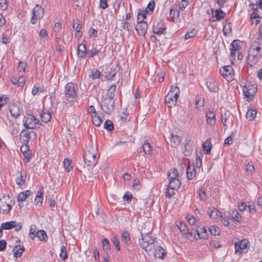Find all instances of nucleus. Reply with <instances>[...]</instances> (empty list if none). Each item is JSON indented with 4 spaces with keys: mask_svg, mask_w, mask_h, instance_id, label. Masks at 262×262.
Wrapping results in <instances>:
<instances>
[{
    "mask_svg": "<svg viewBox=\"0 0 262 262\" xmlns=\"http://www.w3.org/2000/svg\"><path fill=\"white\" fill-rule=\"evenodd\" d=\"M16 226V222L15 221H10L6 223H4L2 225V228L4 229H11Z\"/></svg>",
    "mask_w": 262,
    "mask_h": 262,
    "instance_id": "f704fd0d",
    "label": "nucleus"
},
{
    "mask_svg": "<svg viewBox=\"0 0 262 262\" xmlns=\"http://www.w3.org/2000/svg\"><path fill=\"white\" fill-rule=\"evenodd\" d=\"M180 94L179 89L178 86H171L170 92L166 96L165 103L169 107L174 106L177 103Z\"/></svg>",
    "mask_w": 262,
    "mask_h": 262,
    "instance_id": "20e7f679",
    "label": "nucleus"
},
{
    "mask_svg": "<svg viewBox=\"0 0 262 262\" xmlns=\"http://www.w3.org/2000/svg\"><path fill=\"white\" fill-rule=\"evenodd\" d=\"M166 252L162 247H158V248L155 250V256L157 258H163Z\"/></svg>",
    "mask_w": 262,
    "mask_h": 262,
    "instance_id": "a878e982",
    "label": "nucleus"
},
{
    "mask_svg": "<svg viewBox=\"0 0 262 262\" xmlns=\"http://www.w3.org/2000/svg\"><path fill=\"white\" fill-rule=\"evenodd\" d=\"M43 200V192L41 191H38V193L35 199V202L36 204L41 203Z\"/></svg>",
    "mask_w": 262,
    "mask_h": 262,
    "instance_id": "bf43d9fd",
    "label": "nucleus"
},
{
    "mask_svg": "<svg viewBox=\"0 0 262 262\" xmlns=\"http://www.w3.org/2000/svg\"><path fill=\"white\" fill-rule=\"evenodd\" d=\"M209 231L211 234L213 235H219L220 229L216 226H211L209 228Z\"/></svg>",
    "mask_w": 262,
    "mask_h": 262,
    "instance_id": "c03bdc74",
    "label": "nucleus"
},
{
    "mask_svg": "<svg viewBox=\"0 0 262 262\" xmlns=\"http://www.w3.org/2000/svg\"><path fill=\"white\" fill-rule=\"evenodd\" d=\"M166 30V28L164 23L162 21L155 23L153 25V32L155 34L161 35L164 34Z\"/></svg>",
    "mask_w": 262,
    "mask_h": 262,
    "instance_id": "f8f14e48",
    "label": "nucleus"
},
{
    "mask_svg": "<svg viewBox=\"0 0 262 262\" xmlns=\"http://www.w3.org/2000/svg\"><path fill=\"white\" fill-rule=\"evenodd\" d=\"M77 54L79 58H83L87 54L86 46L84 44H80L78 45L77 48Z\"/></svg>",
    "mask_w": 262,
    "mask_h": 262,
    "instance_id": "412c9836",
    "label": "nucleus"
},
{
    "mask_svg": "<svg viewBox=\"0 0 262 262\" xmlns=\"http://www.w3.org/2000/svg\"><path fill=\"white\" fill-rule=\"evenodd\" d=\"M122 241L124 242V244H128V242L130 240L129 233L125 231L121 232Z\"/></svg>",
    "mask_w": 262,
    "mask_h": 262,
    "instance_id": "79ce46f5",
    "label": "nucleus"
},
{
    "mask_svg": "<svg viewBox=\"0 0 262 262\" xmlns=\"http://www.w3.org/2000/svg\"><path fill=\"white\" fill-rule=\"evenodd\" d=\"M256 85L252 82H248L243 88V94L247 98L252 97L257 92Z\"/></svg>",
    "mask_w": 262,
    "mask_h": 262,
    "instance_id": "0eeeda50",
    "label": "nucleus"
},
{
    "mask_svg": "<svg viewBox=\"0 0 262 262\" xmlns=\"http://www.w3.org/2000/svg\"><path fill=\"white\" fill-rule=\"evenodd\" d=\"M148 24L143 20H139L137 24L136 29L139 35L144 36L146 33Z\"/></svg>",
    "mask_w": 262,
    "mask_h": 262,
    "instance_id": "9b49d317",
    "label": "nucleus"
},
{
    "mask_svg": "<svg viewBox=\"0 0 262 262\" xmlns=\"http://www.w3.org/2000/svg\"><path fill=\"white\" fill-rule=\"evenodd\" d=\"M59 256L62 260H65L68 258L66 247H61Z\"/></svg>",
    "mask_w": 262,
    "mask_h": 262,
    "instance_id": "58836bf2",
    "label": "nucleus"
},
{
    "mask_svg": "<svg viewBox=\"0 0 262 262\" xmlns=\"http://www.w3.org/2000/svg\"><path fill=\"white\" fill-rule=\"evenodd\" d=\"M196 35V32L195 31V30L193 29L189 32L186 33L185 36V40L192 38L195 36Z\"/></svg>",
    "mask_w": 262,
    "mask_h": 262,
    "instance_id": "6e6d98bb",
    "label": "nucleus"
},
{
    "mask_svg": "<svg viewBox=\"0 0 262 262\" xmlns=\"http://www.w3.org/2000/svg\"><path fill=\"white\" fill-rule=\"evenodd\" d=\"M248 247H235V253L240 255L248 251Z\"/></svg>",
    "mask_w": 262,
    "mask_h": 262,
    "instance_id": "49530a36",
    "label": "nucleus"
},
{
    "mask_svg": "<svg viewBox=\"0 0 262 262\" xmlns=\"http://www.w3.org/2000/svg\"><path fill=\"white\" fill-rule=\"evenodd\" d=\"M20 150L23 152L25 159L26 162H28L30 158L31 152L29 149V147L27 145H23L20 147Z\"/></svg>",
    "mask_w": 262,
    "mask_h": 262,
    "instance_id": "5701e85b",
    "label": "nucleus"
},
{
    "mask_svg": "<svg viewBox=\"0 0 262 262\" xmlns=\"http://www.w3.org/2000/svg\"><path fill=\"white\" fill-rule=\"evenodd\" d=\"M232 243L234 246H248L249 244V242L246 238L240 239L237 238H234L232 239Z\"/></svg>",
    "mask_w": 262,
    "mask_h": 262,
    "instance_id": "b1692460",
    "label": "nucleus"
},
{
    "mask_svg": "<svg viewBox=\"0 0 262 262\" xmlns=\"http://www.w3.org/2000/svg\"><path fill=\"white\" fill-rule=\"evenodd\" d=\"M146 13H148V11L147 9L140 11L138 14L137 19L138 21L143 20L144 19H145L146 18Z\"/></svg>",
    "mask_w": 262,
    "mask_h": 262,
    "instance_id": "09e8293b",
    "label": "nucleus"
},
{
    "mask_svg": "<svg viewBox=\"0 0 262 262\" xmlns=\"http://www.w3.org/2000/svg\"><path fill=\"white\" fill-rule=\"evenodd\" d=\"M206 84L211 92H217L219 90L218 83L214 80H208L206 82Z\"/></svg>",
    "mask_w": 262,
    "mask_h": 262,
    "instance_id": "2eb2a0df",
    "label": "nucleus"
},
{
    "mask_svg": "<svg viewBox=\"0 0 262 262\" xmlns=\"http://www.w3.org/2000/svg\"><path fill=\"white\" fill-rule=\"evenodd\" d=\"M183 144L184 146L185 150L184 151L185 155L186 156L188 155L190 153V146L188 145V140L187 138H185L184 142H183Z\"/></svg>",
    "mask_w": 262,
    "mask_h": 262,
    "instance_id": "3c124183",
    "label": "nucleus"
},
{
    "mask_svg": "<svg viewBox=\"0 0 262 262\" xmlns=\"http://www.w3.org/2000/svg\"><path fill=\"white\" fill-rule=\"evenodd\" d=\"M31 193V192L30 190H26L19 193L17 197L18 201H24Z\"/></svg>",
    "mask_w": 262,
    "mask_h": 262,
    "instance_id": "72a5a7b5",
    "label": "nucleus"
},
{
    "mask_svg": "<svg viewBox=\"0 0 262 262\" xmlns=\"http://www.w3.org/2000/svg\"><path fill=\"white\" fill-rule=\"evenodd\" d=\"M43 14L44 9L38 5H36L35 7L32 10L31 23L32 24H36L38 19L42 18Z\"/></svg>",
    "mask_w": 262,
    "mask_h": 262,
    "instance_id": "6e6552de",
    "label": "nucleus"
},
{
    "mask_svg": "<svg viewBox=\"0 0 262 262\" xmlns=\"http://www.w3.org/2000/svg\"><path fill=\"white\" fill-rule=\"evenodd\" d=\"M171 137L170 140L171 146L174 147H177L179 145L181 144L182 137L174 135L173 134H171Z\"/></svg>",
    "mask_w": 262,
    "mask_h": 262,
    "instance_id": "dca6fc26",
    "label": "nucleus"
},
{
    "mask_svg": "<svg viewBox=\"0 0 262 262\" xmlns=\"http://www.w3.org/2000/svg\"><path fill=\"white\" fill-rule=\"evenodd\" d=\"M142 238L141 240H139L140 244L144 245V246H149L155 243V238L150 234H147L144 236L142 235Z\"/></svg>",
    "mask_w": 262,
    "mask_h": 262,
    "instance_id": "ddd939ff",
    "label": "nucleus"
},
{
    "mask_svg": "<svg viewBox=\"0 0 262 262\" xmlns=\"http://www.w3.org/2000/svg\"><path fill=\"white\" fill-rule=\"evenodd\" d=\"M178 227L181 231H186L187 230V225L183 222H180L178 225Z\"/></svg>",
    "mask_w": 262,
    "mask_h": 262,
    "instance_id": "69168bd1",
    "label": "nucleus"
},
{
    "mask_svg": "<svg viewBox=\"0 0 262 262\" xmlns=\"http://www.w3.org/2000/svg\"><path fill=\"white\" fill-rule=\"evenodd\" d=\"M199 195L200 200L205 201L206 200V193L205 190L201 188L199 190Z\"/></svg>",
    "mask_w": 262,
    "mask_h": 262,
    "instance_id": "0e129e2a",
    "label": "nucleus"
},
{
    "mask_svg": "<svg viewBox=\"0 0 262 262\" xmlns=\"http://www.w3.org/2000/svg\"><path fill=\"white\" fill-rule=\"evenodd\" d=\"M181 182L179 179L169 180L168 188H170L172 190H177L179 188Z\"/></svg>",
    "mask_w": 262,
    "mask_h": 262,
    "instance_id": "4be33fe9",
    "label": "nucleus"
},
{
    "mask_svg": "<svg viewBox=\"0 0 262 262\" xmlns=\"http://www.w3.org/2000/svg\"><path fill=\"white\" fill-rule=\"evenodd\" d=\"M206 117L207 118V122L208 124L212 126L215 124L216 122L215 115L214 112L212 111H208L206 113Z\"/></svg>",
    "mask_w": 262,
    "mask_h": 262,
    "instance_id": "a211bd4d",
    "label": "nucleus"
},
{
    "mask_svg": "<svg viewBox=\"0 0 262 262\" xmlns=\"http://www.w3.org/2000/svg\"><path fill=\"white\" fill-rule=\"evenodd\" d=\"M71 160L68 159H64L63 161L64 168L68 172L70 171L72 168V166L71 165Z\"/></svg>",
    "mask_w": 262,
    "mask_h": 262,
    "instance_id": "a18cd8bd",
    "label": "nucleus"
},
{
    "mask_svg": "<svg viewBox=\"0 0 262 262\" xmlns=\"http://www.w3.org/2000/svg\"><path fill=\"white\" fill-rule=\"evenodd\" d=\"M8 8V4L6 0H0V10L4 11Z\"/></svg>",
    "mask_w": 262,
    "mask_h": 262,
    "instance_id": "e2e57ef3",
    "label": "nucleus"
},
{
    "mask_svg": "<svg viewBox=\"0 0 262 262\" xmlns=\"http://www.w3.org/2000/svg\"><path fill=\"white\" fill-rule=\"evenodd\" d=\"M261 41H262V40L257 39V40L253 41L250 46L247 60L252 63L251 65L255 63L259 58L262 57Z\"/></svg>",
    "mask_w": 262,
    "mask_h": 262,
    "instance_id": "f257e3e1",
    "label": "nucleus"
},
{
    "mask_svg": "<svg viewBox=\"0 0 262 262\" xmlns=\"http://www.w3.org/2000/svg\"><path fill=\"white\" fill-rule=\"evenodd\" d=\"M78 90L77 84L72 82L68 83L65 86V99L67 101L72 103L76 101Z\"/></svg>",
    "mask_w": 262,
    "mask_h": 262,
    "instance_id": "7ed1b4c3",
    "label": "nucleus"
},
{
    "mask_svg": "<svg viewBox=\"0 0 262 262\" xmlns=\"http://www.w3.org/2000/svg\"><path fill=\"white\" fill-rule=\"evenodd\" d=\"M155 3L154 1H151L149 2L146 9L148 11V13H151L152 12L155 8Z\"/></svg>",
    "mask_w": 262,
    "mask_h": 262,
    "instance_id": "4d7b16f0",
    "label": "nucleus"
},
{
    "mask_svg": "<svg viewBox=\"0 0 262 262\" xmlns=\"http://www.w3.org/2000/svg\"><path fill=\"white\" fill-rule=\"evenodd\" d=\"M100 72L98 70H92L90 77L93 79H97L100 77Z\"/></svg>",
    "mask_w": 262,
    "mask_h": 262,
    "instance_id": "8fccbe9b",
    "label": "nucleus"
},
{
    "mask_svg": "<svg viewBox=\"0 0 262 262\" xmlns=\"http://www.w3.org/2000/svg\"><path fill=\"white\" fill-rule=\"evenodd\" d=\"M195 103L197 107H201L204 105V100L202 99L200 96H197L195 99Z\"/></svg>",
    "mask_w": 262,
    "mask_h": 262,
    "instance_id": "13d9d810",
    "label": "nucleus"
},
{
    "mask_svg": "<svg viewBox=\"0 0 262 262\" xmlns=\"http://www.w3.org/2000/svg\"><path fill=\"white\" fill-rule=\"evenodd\" d=\"M36 237L40 241H46L48 238L46 232L43 230H37Z\"/></svg>",
    "mask_w": 262,
    "mask_h": 262,
    "instance_id": "bb28decb",
    "label": "nucleus"
},
{
    "mask_svg": "<svg viewBox=\"0 0 262 262\" xmlns=\"http://www.w3.org/2000/svg\"><path fill=\"white\" fill-rule=\"evenodd\" d=\"M230 113L228 112L224 114V118L222 116V123L224 126H227V123H229L232 122V120L230 119Z\"/></svg>",
    "mask_w": 262,
    "mask_h": 262,
    "instance_id": "a19ab883",
    "label": "nucleus"
},
{
    "mask_svg": "<svg viewBox=\"0 0 262 262\" xmlns=\"http://www.w3.org/2000/svg\"><path fill=\"white\" fill-rule=\"evenodd\" d=\"M197 233V237L195 235L194 237L198 239V237L200 238H205L207 235V229L205 227H198L196 229Z\"/></svg>",
    "mask_w": 262,
    "mask_h": 262,
    "instance_id": "f3484780",
    "label": "nucleus"
},
{
    "mask_svg": "<svg viewBox=\"0 0 262 262\" xmlns=\"http://www.w3.org/2000/svg\"><path fill=\"white\" fill-rule=\"evenodd\" d=\"M256 113L257 112L255 110L250 108L247 112L246 118L250 121H252L255 118Z\"/></svg>",
    "mask_w": 262,
    "mask_h": 262,
    "instance_id": "c9c22d12",
    "label": "nucleus"
},
{
    "mask_svg": "<svg viewBox=\"0 0 262 262\" xmlns=\"http://www.w3.org/2000/svg\"><path fill=\"white\" fill-rule=\"evenodd\" d=\"M225 16V13L221 9H218L215 11V16L217 20H221L223 19Z\"/></svg>",
    "mask_w": 262,
    "mask_h": 262,
    "instance_id": "e433bc0d",
    "label": "nucleus"
},
{
    "mask_svg": "<svg viewBox=\"0 0 262 262\" xmlns=\"http://www.w3.org/2000/svg\"><path fill=\"white\" fill-rule=\"evenodd\" d=\"M93 122L95 126H99L102 122V120L100 117L95 116L93 117Z\"/></svg>",
    "mask_w": 262,
    "mask_h": 262,
    "instance_id": "864d4df0",
    "label": "nucleus"
},
{
    "mask_svg": "<svg viewBox=\"0 0 262 262\" xmlns=\"http://www.w3.org/2000/svg\"><path fill=\"white\" fill-rule=\"evenodd\" d=\"M40 118L42 121L44 122H48L51 119V113L48 110H43L40 115Z\"/></svg>",
    "mask_w": 262,
    "mask_h": 262,
    "instance_id": "393cba45",
    "label": "nucleus"
},
{
    "mask_svg": "<svg viewBox=\"0 0 262 262\" xmlns=\"http://www.w3.org/2000/svg\"><path fill=\"white\" fill-rule=\"evenodd\" d=\"M114 101L105 97L101 102V108L107 114H110L114 110Z\"/></svg>",
    "mask_w": 262,
    "mask_h": 262,
    "instance_id": "9d476101",
    "label": "nucleus"
},
{
    "mask_svg": "<svg viewBox=\"0 0 262 262\" xmlns=\"http://www.w3.org/2000/svg\"><path fill=\"white\" fill-rule=\"evenodd\" d=\"M12 202L9 195H3L0 198V212L3 213H8L12 208Z\"/></svg>",
    "mask_w": 262,
    "mask_h": 262,
    "instance_id": "423d86ee",
    "label": "nucleus"
},
{
    "mask_svg": "<svg viewBox=\"0 0 262 262\" xmlns=\"http://www.w3.org/2000/svg\"><path fill=\"white\" fill-rule=\"evenodd\" d=\"M116 89V86L115 85H112L110 86V88L107 90V93L106 97L108 99L113 100V98L115 96V92Z\"/></svg>",
    "mask_w": 262,
    "mask_h": 262,
    "instance_id": "cd10ccee",
    "label": "nucleus"
},
{
    "mask_svg": "<svg viewBox=\"0 0 262 262\" xmlns=\"http://www.w3.org/2000/svg\"><path fill=\"white\" fill-rule=\"evenodd\" d=\"M27 66V63L26 62H23L21 61H20L18 64V69L19 70V72H25V68Z\"/></svg>",
    "mask_w": 262,
    "mask_h": 262,
    "instance_id": "338daca9",
    "label": "nucleus"
},
{
    "mask_svg": "<svg viewBox=\"0 0 262 262\" xmlns=\"http://www.w3.org/2000/svg\"><path fill=\"white\" fill-rule=\"evenodd\" d=\"M220 72L222 76L226 78L228 81L232 80L233 76L234 74V71L232 66H224L220 69Z\"/></svg>",
    "mask_w": 262,
    "mask_h": 262,
    "instance_id": "1a4fd4ad",
    "label": "nucleus"
},
{
    "mask_svg": "<svg viewBox=\"0 0 262 262\" xmlns=\"http://www.w3.org/2000/svg\"><path fill=\"white\" fill-rule=\"evenodd\" d=\"M241 44L242 42L239 40H234L230 45V50L238 52L239 49L241 48Z\"/></svg>",
    "mask_w": 262,
    "mask_h": 262,
    "instance_id": "473e14b6",
    "label": "nucleus"
},
{
    "mask_svg": "<svg viewBox=\"0 0 262 262\" xmlns=\"http://www.w3.org/2000/svg\"><path fill=\"white\" fill-rule=\"evenodd\" d=\"M89 112L92 117L97 116V113L94 106L91 105L89 107Z\"/></svg>",
    "mask_w": 262,
    "mask_h": 262,
    "instance_id": "774afa93",
    "label": "nucleus"
},
{
    "mask_svg": "<svg viewBox=\"0 0 262 262\" xmlns=\"http://www.w3.org/2000/svg\"><path fill=\"white\" fill-rule=\"evenodd\" d=\"M98 155V147L95 143L92 142L84 155V161L89 166H94L97 162L96 157Z\"/></svg>",
    "mask_w": 262,
    "mask_h": 262,
    "instance_id": "f03ea898",
    "label": "nucleus"
},
{
    "mask_svg": "<svg viewBox=\"0 0 262 262\" xmlns=\"http://www.w3.org/2000/svg\"><path fill=\"white\" fill-rule=\"evenodd\" d=\"M9 110L12 117L17 118L20 115V106L15 103L11 104L9 106Z\"/></svg>",
    "mask_w": 262,
    "mask_h": 262,
    "instance_id": "4468645a",
    "label": "nucleus"
},
{
    "mask_svg": "<svg viewBox=\"0 0 262 262\" xmlns=\"http://www.w3.org/2000/svg\"><path fill=\"white\" fill-rule=\"evenodd\" d=\"M25 179L26 175H25V177H24L23 174L20 173V176L16 179L15 181L17 185L21 186L25 184Z\"/></svg>",
    "mask_w": 262,
    "mask_h": 262,
    "instance_id": "ea45409f",
    "label": "nucleus"
},
{
    "mask_svg": "<svg viewBox=\"0 0 262 262\" xmlns=\"http://www.w3.org/2000/svg\"><path fill=\"white\" fill-rule=\"evenodd\" d=\"M143 150L145 154L151 155L152 148L149 142H145L142 145Z\"/></svg>",
    "mask_w": 262,
    "mask_h": 262,
    "instance_id": "c85d7f7f",
    "label": "nucleus"
},
{
    "mask_svg": "<svg viewBox=\"0 0 262 262\" xmlns=\"http://www.w3.org/2000/svg\"><path fill=\"white\" fill-rule=\"evenodd\" d=\"M18 247H14L13 249L14 256L16 258L20 257L23 252L25 251L24 247H21L17 249Z\"/></svg>",
    "mask_w": 262,
    "mask_h": 262,
    "instance_id": "7c9ffc66",
    "label": "nucleus"
},
{
    "mask_svg": "<svg viewBox=\"0 0 262 262\" xmlns=\"http://www.w3.org/2000/svg\"><path fill=\"white\" fill-rule=\"evenodd\" d=\"M231 217L235 221H237L238 223H241L242 222V217L239 212L235 210H234L231 214Z\"/></svg>",
    "mask_w": 262,
    "mask_h": 262,
    "instance_id": "4c0bfd02",
    "label": "nucleus"
},
{
    "mask_svg": "<svg viewBox=\"0 0 262 262\" xmlns=\"http://www.w3.org/2000/svg\"><path fill=\"white\" fill-rule=\"evenodd\" d=\"M187 177L189 180H192L195 177L196 172L194 165H189L187 167Z\"/></svg>",
    "mask_w": 262,
    "mask_h": 262,
    "instance_id": "aec40b11",
    "label": "nucleus"
},
{
    "mask_svg": "<svg viewBox=\"0 0 262 262\" xmlns=\"http://www.w3.org/2000/svg\"><path fill=\"white\" fill-rule=\"evenodd\" d=\"M104 128L108 131H112L114 129V125L113 122L110 120H107L104 124Z\"/></svg>",
    "mask_w": 262,
    "mask_h": 262,
    "instance_id": "37998d69",
    "label": "nucleus"
},
{
    "mask_svg": "<svg viewBox=\"0 0 262 262\" xmlns=\"http://www.w3.org/2000/svg\"><path fill=\"white\" fill-rule=\"evenodd\" d=\"M189 1V0H182L179 4V9L181 10H184L188 5Z\"/></svg>",
    "mask_w": 262,
    "mask_h": 262,
    "instance_id": "052dcab7",
    "label": "nucleus"
},
{
    "mask_svg": "<svg viewBox=\"0 0 262 262\" xmlns=\"http://www.w3.org/2000/svg\"><path fill=\"white\" fill-rule=\"evenodd\" d=\"M251 20H252V23H253V20L254 19H256V20H255V24H258V23L260 21V20L259 19L260 18L259 16L256 12H253V13H252L251 14Z\"/></svg>",
    "mask_w": 262,
    "mask_h": 262,
    "instance_id": "680f3d73",
    "label": "nucleus"
},
{
    "mask_svg": "<svg viewBox=\"0 0 262 262\" xmlns=\"http://www.w3.org/2000/svg\"><path fill=\"white\" fill-rule=\"evenodd\" d=\"M208 214L212 219H216L217 217H222V213L215 208H210L208 211Z\"/></svg>",
    "mask_w": 262,
    "mask_h": 262,
    "instance_id": "6ab92c4d",
    "label": "nucleus"
},
{
    "mask_svg": "<svg viewBox=\"0 0 262 262\" xmlns=\"http://www.w3.org/2000/svg\"><path fill=\"white\" fill-rule=\"evenodd\" d=\"M99 52L100 50H98L96 48H93L92 50L88 51L87 55L89 57H93L95 55H98Z\"/></svg>",
    "mask_w": 262,
    "mask_h": 262,
    "instance_id": "603ef678",
    "label": "nucleus"
},
{
    "mask_svg": "<svg viewBox=\"0 0 262 262\" xmlns=\"http://www.w3.org/2000/svg\"><path fill=\"white\" fill-rule=\"evenodd\" d=\"M203 149L206 151V154H208L210 153L211 149V144L210 142L208 141H205L203 144Z\"/></svg>",
    "mask_w": 262,
    "mask_h": 262,
    "instance_id": "de8ad7c7",
    "label": "nucleus"
},
{
    "mask_svg": "<svg viewBox=\"0 0 262 262\" xmlns=\"http://www.w3.org/2000/svg\"><path fill=\"white\" fill-rule=\"evenodd\" d=\"M168 176L169 180L179 179L178 170L175 168L170 169L169 171Z\"/></svg>",
    "mask_w": 262,
    "mask_h": 262,
    "instance_id": "c756f323",
    "label": "nucleus"
},
{
    "mask_svg": "<svg viewBox=\"0 0 262 262\" xmlns=\"http://www.w3.org/2000/svg\"><path fill=\"white\" fill-rule=\"evenodd\" d=\"M37 227L35 225L32 224L30 226L29 237L33 239L36 237L37 233Z\"/></svg>",
    "mask_w": 262,
    "mask_h": 262,
    "instance_id": "2f4dec72",
    "label": "nucleus"
},
{
    "mask_svg": "<svg viewBox=\"0 0 262 262\" xmlns=\"http://www.w3.org/2000/svg\"><path fill=\"white\" fill-rule=\"evenodd\" d=\"M23 124L26 128L34 129L40 125V122L33 115L28 114L23 119Z\"/></svg>",
    "mask_w": 262,
    "mask_h": 262,
    "instance_id": "39448f33",
    "label": "nucleus"
},
{
    "mask_svg": "<svg viewBox=\"0 0 262 262\" xmlns=\"http://www.w3.org/2000/svg\"><path fill=\"white\" fill-rule=\"evenodd\" d=\"M20 138L23 140L25 142H28L29 140L30 139L29 137V135L28 132H25L23 131L20 134Z\"/></svg>",
    "mask_w": 262,
    "mask_h": 262,
    "instance_id": "5fc2aeb1",
    "label": "nucleus"
}]
</instances>
